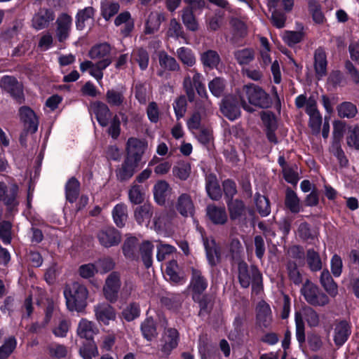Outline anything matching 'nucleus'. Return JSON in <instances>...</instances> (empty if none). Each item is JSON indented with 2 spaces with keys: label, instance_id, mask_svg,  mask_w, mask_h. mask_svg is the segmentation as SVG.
Here are the masks:
<instances>
[{
  "label": "nucleus",
  "instance_id": "f257e3e1",
  "mask_svg": "<svg viewBox=\"0 0 359 359\" xmlns=\"http://www.w3.org/2000/svg\"><path fill=\"white\" fill-rule=\"evenodd\" d=\"M111 50V48L107 43L93 46L88 51V55L92 60L97 62L85 60L80 63V70L82 72L88 70L90 75L100 82L104 76L103 71L112 62L110 57Z\"/></svg>",
  "mask_w": 359,
  "mask_h": 359
},
{
  "label": "nucleus",
  "instance_id": "f03ea898",
  "mask_svg": "<svg viewBox=\"0 0 359 359\" xmlns=\"http://www.w3.org/2000/svg\"><path fill=\"white\" fill-rule=\"evenodd\" d=\"M245 98L250 104L262 109L269 108L272 104L269 95L262 88L253 83L245 85L240 95V101L243 109L252 111V109Z\"/></svg>",
  "mask_w": 359,
  "mask_h": 359
},
{
  "label": "nucleus",
  "instance_id": "7ed1b4c3",
  "mask_svg": "<svg viewBox=\"0 0 359 359\" xmlns=\"http://www.w3.org/2000/svg\"><path fill=\"white\" fill-rule=\"evenodd\" d=\"M238 279L243 288H248L251 285L252 292L255 294L262 290V275L260 271L254 265L248 266L244 261L238 263Z\"/></svg>",
  "mask_w": 359,
  "mask_h": 359
},
{
  "label": "nucleus",
  "instance_id": "20e7f679",
  "mask_svg": "<svg viewBox=\"0 0 359 359\" xmlns=\"http://www.w3.org/2000/svg\"><path fill=\"white\" fill-rule=\"evenodd\" d=\"M63 293L69 311L80 312L86 308L88 291L84 285L77 282L67 285Z\"/></svg>",
  "mask_w": 359,
  "mask_h": 359
},
{
  "label": "nucleus",
  "instance_id": "39448f33",
  "mask_svg": "<svg viewBox=\"0 0 359 359\" xmlns=\"http://www.w3.org/2000/svg\"><path fill=\"white\" fill-rule=\"evenodd\" d=\"M160 321L164 331L159 340L158 349L161 357L168 358L178 346L180 334L175 328L166 327L168 323L163 316L160 318Z\"/></svg>",
  "mask_w": 359,
  "mask_h": 359
},
{
  "label": "nucleus",
  "instance_id": "423d86ee",
  "mask_svg": "<svg viewBox=\"0 0 359 359\" xmlns=\"http://www.w3.org/2000/svg\"><path fill=\"white\" fill-rule=\"evenodd\" d=\"M303 317L309 327H317L320 324L318 313L311 307L304 308L303 314L298 312L295 313L296 337L300 344L305 341V328Z\"/></svg>",
  "mask_w": 359,
  "mask_h": 359
},
{
  "label": "nucleus",
  "instance_id": "0eeeda50",
  "mask_svg": "<svg viewBox=\"0 0 359 359\" xmlns=\"http://www.w3.org/2000/svg\"><path fill=\"white\" fill-rule=\"evenodd\" d=\"M189 74L184 76L183 80V88L187 94L188 100L191 102L195 99L196 90L201 97H207L208 94L205 86L203 84V76L195 69L190 70Z\"/></svg>",
  "mask_w": 359,
  "mask_h": 359
},
{
  "label": "nucleus",
  "instance_id": "6e6552de",
  "mask_svg": "<svg viewBox=\"0 0 359 359\" xmlns=\"http://www.w3.org/2000/svg\"><path fill=\"white\" fill-rule=\"evenodd\" d=\"M301 293L305 300L312 306H324L330 303L328 296L309 280L304 283Z\"/></svg>",
  "mask_w": 359,
  "mask_h": 359
},
{
  "label": "nucleus",
  "instance_id": "1a4fd4ad",
  "mask_svg": "<svg viewBox=\"0 0 359 359\" xmlns=\"http://www.w3.org/2000/svg\"><path fill=\"white\" fill-rule=\"evenodd\" d=\"M18 186L12 182H0V201L12 211L19 205Z\"/></svg>",
  "mask_w": 359,
  "mask_h": 359
},
{
  "label": "nucleus",
  "instance_id": "9d476101",
  "mask_svg": "<svg viewBox=\"0 0 359 359\" xmlns=\"http://www.w3.org/2000/svg\"><path fill=\"white\" fill-rule=\"evenodd\" d=\"M121 287V278L117 272L111 273L105 280L103 293L105 299L110 303H114L118 299Z\"/></svg>",
  "mask_w": 359,
  "mask_h": 359
},
{
  "label": "nucleus",
  "instance_id": "9b49d317",
  "mask_svg": "<svg viewBox=\"0 0 359 359\" xmlns=\"http://www.w3.org/2000/svg\"><path fill=\"white\" fill-rule=\"evenodd\" d=\"M55 36L60 43L67 40L72 27V18L66 13H60L55 21Z\"/></svg>",
  "mask_w": 359,
  "mask_h": 359
},
{
  "label": "nucleus",
  "instance_id": "f8f14e48",
  "mask_svg": "<svg viewBox=\"0 0 359 359\" xmlns=\"http://www.w3.org/2000/svg\"><path fill=\"white\" fill-rule=\"evenodd\" d=\"M147 148V142L145 140L130 137L126 143V158L139 163Z\"/></svg>",
  "mask_w": 359,
  "mask_h": 359
},
{
  "label": "nucleus",
  "instance_id": "ddd939ff",
  "mask_svg": "<svg viewBox=\"0 0 359 359\" xmlns=\"http://www.w3.org/2000/svg\"><path fill=\"white\" fill-rule=\"evenodd\" d=\"M97 238L100 244L106 248L118 245L121 241L120 232L112 226L100 229L97 233Z\"/></svg>",
  "mask_w": 359,
  "mask_h": 359
},
{
  "label": "nucleus",
  "instance_id": "4468645a",
  "mask_svg": "<svg viewBox=\"0 0 359 359\" xmlns=\"http://www.w3.org/2000/svg\"><path fill=\"white\" fill-rule=\"evenodd\" d=\"M174 207L183 217H191L194 215V202L191 196L188 193L180 194L176 199Z\"/></svg>",
  "mask_w": 359,
  "mask_h": 359
},
{
  "label": "nucleus",
  "instance_id": "2eb2a0df",
  "mask_svg": "<svg viewBox=\"0 0 359 359\" xmlns=\"http://www.w3.org/2000/svg\"><path fill=\"white\" fill-rule=\"evenodd\" d=\"M95 317L99 323L108 325L110 321L116 318L115 309L108 303H99L94 306Z\"/></svg>",
  "mask_w": 359,
  "mask_h": 359
},
{
  "label": "nucleus",
  "instance_id": "dca6fc26",
  "mask_svg": "<svg viewBox=\"0 0 359 359\" xmlns=\"http://www.w3.org/2000/svg\"><path fill=\"white\" fill-rule=\"evenodd\" d=\"M0 86L15 99H20L22 96V86L13 76H3L0 81Z\"/></svg>",
  "mask_w": 359,
  "mask_h": 359
},
{
  "label": "nucleus",
  "instance_id": "f3484780",
  "mask_svg": "<svg viewBox=\"0 0 359 359\" xmlns=\"http://www.w3.org/2000/svg\"><path fill=\"white\" fill-rule=\"evenodd\" d=\"M19 113L26 132L34 133L38 129L39 124L34 111L28 107H22L20 108Z\"/></svg>",
  "mask_w": 359,
  "mask_h": 359
},
{
  "label": "nucleus",
  "instance_id": "a211bd4d",
  "mask_svg": "<svg viewBox=\"0 0 359 359\" xmlns=\"http://www.w3.org/2000/svg\"><path fill=\"white\" fill-rule=\"evenodd\" d=\"M220 110L224 116L231 121L236 119L241 114L238 102L231 96H228L222 100Z\"/></svg>",
  "mask_w": 359,
  "mask_h": 359
},
{
  "label": "nucleus",
  "instance_id": "6ab92c4d",
  "mask_svg": "<svg viewBox=\"0 0 359 359\" xmlns=\"http://www.w3.org/2000/svg\"><path fill=\"white\" fill-rule=\"evenodd\" d=\"M55 18L54 12L48 8H41L32 18V27L36 30L46 28Z\"/></svg>",
  "mask_w": 359,
  "mask_h": 359
},
{
  "label": "nucleus",
  "instance_id": "aec40b11",
  "mask_svg": "<svg viewBox=\"0 0 359 359\" xmlns=\"http://www.w3.org/2000/svg\"><path fill=\"white\" fill-rule=\"evenodd\" d=\"M91 109L99 124L102 127L107 126L113 118L109 107L102 102H95L91 105Z\"/></svg>",
  "mask_w": 359,
  "mask_h": 359
},
{
  "label": "nucleus",
  "instance_id": "412c9836",
  "mask_svg": "<svg viewBox=\"0 0 359 359\" xmlns=\"http://www.w3.org/2000/svg\"><path fill=\"white\" fill-rule=\"evenodd\" d=\"M154 215V208L150 203H145L135 208L134 218L139 225L148 226Z\"/></svg>",
  "mask_w": 359,
  "mask_h": 359
},
{
  "label": "nucleus",
  "instance_id": "4be33fe9",
  "mask_svg": "<svg viewBox=\"0 0 359 359\" xmlns=\"http://www.w3.org/2000/svg\"><path fill=\"white\" fill-rule=\"evenodd\" d=\"M208 218L217 225H224L228 220V216L224 207H218L215 205H208L206 208Z\"/></svg>",
  "mask_w": 359,
  "mask_h": 359
},
{
  "label": "nucleus",
  "instance_id": "5701e85b",
  "mask_svg": "<svg viewBox=\"0 0 359 359\" xmlns=\"http://www.w3.org/2000/svg\"><path fill=\"white\" fill-rule=\"evenodd\" d=\"M76 333L79 337L93 341L94 335L98 333V329L93 322L82 318L78 324Z\"/></svg>",
  "mask_w": 359,
  "mask_h": 359
},
{
  "label": "nucleus",
  "instance_id": "b1692460",
  "mask_svg": "<svg viewBox=\"0 0 359 359\" xmlns=\"http://www.w3.org/2000/svg\"><path fill=\"white\" fill-rule=\"evenodd\" d=\"M314 69L318 80L327 74V56L323 48H318L314 52Z\"/></svg>",
  "mask_w": 359,
  "mask_h": 359
},
{
  "label": "nucleus",
  "instance_id": "393cba45",
  "mask_svg": "<svg viewBox=\"0 0 359 359\" xmlns=\"http://www.w3.org/2000/svg\"><path fill=\"white\" fill-rule=\"evenodd\" d=\"M206 257L211 266H216L221 259V250L213 239L206 238L203 241Z\"/></svg>",
  "mask_w": 359,
  "mask_h": 359
},
{
  "label": "nucleus",
  "instance_id": "a878e982",
  "mask_svg": "<svg viewBox=\"0 0 359 359\" xmlns=\"http://www.w3.org/2000/svg\"><path fill=\"white\" fill-rule=\"evenodd\" d=\"M137 163L126 158L123 163L116 170L117 179L121 182L130 179L138 166Z\"/></svg>",
  "mask_w": 359,
  "mask_h": 359
},
{
  "label": "nucleus",
  "instance_id": "bb28decb",
  "mask_svg": "<svg viewBox=\"0 0 359 359\" xmlns=\"http://www.w3.org/2000/svg\"><path fill=\"white\" fill-rule=\"evenodd\" d=\"M95 10L88 6L78 11L76 15V27L78 30H83L87 25H91L94 22Z\"/></svg>",
  "mask_w": 359,
  "mask_h": 359
},
{
  "label": "nucleus",
  "instance_id": "cd10ccee",
  "mask_svg": "<svg viewBox=\"0 0 359 359\" xmlns=\"http://www.w3.org/2000/svg\"><path fill=\"white\" fill-rule=\"evenodd\" d=\"M351 334V327L349 324L342 320L336 323L334 329V341L337 346L343 345Z\"/></svg>",
  "mask_w": 359,
  "mask_h": 359
},
{
  "label": "nucleus",
  "instance_id": "c85d7f7f",
  "mask_svg": "<svg viewBox=\"0 0 359 359\" xmlns=\"http://www.w3.org/2000/svg\"><path fill=\"white\" fill-rule=\"evenodd\" d=\"M190 287L194 293L198 294L203 293L208 287L206 278L202 275L200 270L195 268L191 269Z\"/></svg>",
  "mask_w": 359,
  "mask_h": 359
},
{
  "label": "nucleus",
  "instance_id": "c756f323",
  "mask_svg": "<svg viewBox=\"0 0 359 359\" xmlns=\"http://www.w3.org/2000/svg\"><path fill=\"white\" fill-rule=\"evenodd\" d=\"M114 24L117 27L122 26L120 32L124 36H127L134 28V21L131 18L130 13L125 11L120 13L115 19Z\"/></svg>",
  "mask_w": 359,
  "mask_h": 359
},
{
  "label": "nucleus",
  "instance_id": "7c9ffc66",
  "mask_svg": "<svg viewBox=\"0 0 359 359\" xmlns=\"http://www.w3.org/2000/svg\"><path fill=\"white\" fill-rule=\"evenodd\" d=\"M257 319L260 325L268 327L271 320V310L269 305L264 301H261L257 306Z\"/></svg>",
  "mask_w": 359,
  "mask_h": 359
},
{
  "label": "nucleus",
  "instance_id": "2f4dec72",
  "mask_svg": "<svg viewBox=\"0 0 359 359\" xmlns=\"http://www.w3.org/2000/svg\"><path fill=\"white\" fill-rule=\"evenodd\" d=\"M226 203L231 219H238L245 215L246 208L242 201L230 199Z\"/></svg>",
  "mask_w": 359,
  "mask_h": 359
},
{
  "label": "nucleus",
  "instance_id": "473e14b6",
  "mask_svg": "<svg viewBox=\"0 0 359 359\" xmlns=\"http://www.w3.org/2000/svg\"><path fill=\"white\" fill-rule=\"evenodd\" d=\"M205 189L209 197L215 201L219 200L222 196V191L216 177L210 174L205 179Z\"/></svg>",
  "mask_w": 359,
  "mask_h": 359
},
{
  "label": "nucleus",
  "instance_id": "72a5a7b5",
  "mask_svg": "<svg viewBox=\"0 0 359 359\" xmlns=\"http://www.w3.org/2000/svg\"><path fill=\"white\" fill-rule=\"evenodd\" d=\"M320 281L325 290L332 297L338 294L337 285L333 280L329 271L324 269L320 274Z\"/></svg>",
  "mask_w": 359,
  "mask_h": 359
},
{
  "label": "nucleus",
  "instance_id": "f704fd0d",
  "mask_svg": "<svg viewBox=\"0 0 359 359\" xmlns=\"http://www.w3.org/2000/svg\"><path fill=\"white\" fill-rule=\"evenodd\" d=\"M170 188L169 184L164 181H158L154 187V197L155 202L159 205H164L166 201L167 192Z\"/></svg>",
  "mask_w": 359,
  "mask_h": 359
},
{
  "label": "nucleus",
  "instance_id": "c9c22d12",
  "mask_svg": "<svg viewBox=\"0 0 359 359\" xmlns=\"http://www.w3.org/2000/svg\"><path fill=\"white\" fill-rule=\"evenodd\" d=\"M285 205L292 213H299L302 210L300 201L297 194L290 188H287L285 192Z\"/></svg>",
  "mask_w": 359,
  "mask_h": 359
},
{
  "label": "nucleus",
  "instance_id": "e433bc0d",
  "mask_svg": "<svg viewBox=\"0 0 359 359\" xmlns=\"http://www.w3.org/2000/svg\"><path fill=\"white\" fill-rule=\"evenodd\" d=\"M112 217L114 223L118 227L125 226L128 219V208L124 203H118L112 210Z\"/></svg>",
  "mask_w": 359,
  "mask_h": 359
},
{
  "label": "nucleus",
  "instance_id": "4c0bfd02",
  "mask_svg": "<svg viewBox=\"0 0 359 359\" xmlns=\"http://www.w3.org/2000/svg\"><path fill=\"white\" fill-rule=\"evenodd\" d=\"M182 20L187 29L196 32L198 29V24L194 14L192 8L187 6L182 11Z\"/></svg>",
  "mask_w": 359,
  "mask_h": 359
},
{
  "label": "nucleus",
  "instance_id": "58836bf2",
  "mask_svg": "<svg viewBox=\"0 0 359 359\" xmlns=\"http://www.w3.org/2000/svg\"><path fill=\"white\" fill-rule=\"evenodd\" d=\"M233 55L240 65H249L255 58V52L250 48L237 50L234 52Z\"/></svg>",
  "mask_w": 359,
  "mask_h": 359
},
{
  "label": "nucleus",
  "instance_id": "ea45409f",
  "mask_svg": "<svg viewBox=\"0 0 359 359\" xmlns=\"http://www.w3.org/2000/svg\"><path fill=\"white\" fill-rule=\"evenodd\" d=\"M141 331L147 341H152L158 334L156 323L151 318H147L142 323Z\"/></svg>",
  "mask_w": 359,
  "mask_h": 359
},
{
  "label": "nucleus",
  "instance_id": "a19ab883",
  "mask_svg": "<svg viewBox=\"0 0 359 359\" xmlns=\"http://www.w3.org/2000/svg\"><path fill=\"white\" fill-rule=\"evenodd\" d=\"M164 19L163 15L157 13H151L145 25V34H150L157 31L161 25V20Z\"/></svg>",
  "mask_w": 359,
  "mask_h": 359
},
{
  "label": "nucleus",
  "instance_id": "79ce46f5",
  "mask_svg": "<svg viewBox=\"0 0 359 359\" xmlns=\"http://www.w3.org/2000/svg\"><path fill=\"white\" fill-rule=\"evenodd\" d=\"M201 60L204 66L214 69L219 65L220 57L215 50H209L201 55Z\"/></svg>",
  "mask_w": 359,
  "mask_h": 359
},
{
  "label": "nucleus",
  "instance_id": "37998d69",
  "mask_svg": "<svg viewBox=\"0 0 359 359\" xmlns=\"http://www.w3.org/2000/svg\"><path fill=\"white\" fill-rule=\"evenodd\" d=\"M79 181L74 177H72L67 182L65 186L66 198L70 203H74L76 200L79 194Z\"/></svg>",
  "mask_w": 359,
  "mask_h": 359
},
{
  "label": "nucleus",
  "instance_id": "c03bdc74",
  "mask_svg": "<svg viewBox=\"0 0 359 359\" xmlns=\"http://www.w3.org/2000/svg\"><path fill=\"white\" fill-rule=\"evenodd\" d=\"M154 245L149 241L143 242L140 246V253L141 259L146 268H149L152 265V252Z\"/></svg>",
  "mask_w": 359,
  "mask_h": 359
},
{
  "label": "nucleus",
  "instance_id": "a18cd8bd",
  "mask_svg": "<svg viewBox=\"0 0 359 359\" xmlns=\"http://www.w3.org/2000/svg\"><path fill=\"white\" fill-rule=\"evenodd\" d=\"M158 60L161 67L169 71H178L180 68L176 60L165 51L159 52Z\"/></svg>",
  "mask_w": 359,
  "mask_h": 359
},
{
  "label": "nucleus",
  "instance_id": "49530a36",
  "mask_svg": "<svg viewBox=\"0 0 359 359\" xmlns=\"http://www.w3.org/2000/svg\"><path fill=\"white\" fill-rule=\"evenodd\" d=\"M132 59L138 63L142 70H145L149 65V56L147 51L142 48H137L132 53Z\"/></svg>",
  "mask_w": 359,
  "mask_h": 359
},
{
  "label": "nucleus",
  "instance_id": "de8ad7c7",
  "mask_svg": "<svg viewBox=\"0 0 359 359\" xmlns=\"http://www.w3.org/2000/svg\"><path fill=\"white\" fill-rule=\"evenodd\" d=\"M191 171V165L186 161L179 162L172 168L173 175L181 180H187L190 175Z\"/></svg>",
  "mask_w": 359,
  "mask_h": 359
},
{
  "label": "nucleus",
  "instance_id": "09e8293b",
  "mask_svg": "<svg viewBox=\"0 0 359 359\" xmlns=\"http://www.w3.org/2000/svg\"><path fill=\"white\" fill-rule=\"evenodd\" d=\"M106 100L111 106H121L125 102L123 91L115 89L108 90L106 93Z\"/></svg>",
  "mask_w": 359,
  "mask_h": 359
},
{
  "label": "nucleus",
  "instance_id": "8fccbe9b",
  "mask_svg": "<svg viewBox=\"0 0 359 359\" xmlns=\"http://www.w3.org/2000/svg\"><path fill=\"white\" fill-rule=\"evenodd\" d=\"M255 203L257 210L262 217H266L271 212L269 201L264 196L256 194L255 196Z\"/></svg>",
  "mask_w": 359,
  "mask_h": 359
},
{
  "label": "nucleus",
  "instance_id": "3c124183",
  "mask_svg": "<svg viewBox=\"0 0 359 359\" xmlns=\"http://www.w3.org/2000/svg\"><path fill=\"white\" fill-rule=\"evenodd\" d=\"M177 58L185 65L192 67L196 63V57L192 50L186 47H181L177 50Z\"/></svg>",
  "mask_w": 359,
  "mask_h": 359
},
{
  "label": "nucleus",
  "instance_id": "603ef678",
  "mask_svg": "<svg viewBox=\"0 0 359 359\" xmlns=\"http://www.w3.org/2000/svg\"><path fill=\"white\" fill-rule=\"evenodd\" d=\"M79 355L83 359H93L97 356L99 352L94 341L83 344L79 348Z\"/></svg>",
  "mask_w": 359,
  "mask_h": 359
},
{
  "label": "nucleus",
  "instance_id": "864d4df0",
  "mask_svg": "<svg viewBox=\"0 0 359 359\" xmlns=\"http://www.w3.org/2000/svg\"><path fill=\"white\" fill-rule=\"evenodd\" d=\"M338 115L341 118H351L358 113L356 106L349 102H344L337 107Z\"/></svg>",
  "mask_w": 359,
  "mask_h": 359
},
{
  "label": "nucleus",
  "instance_id": "5fc2aeb1",
  "mask_svg": "<svg viewBox=\"0 0 359 359\" xmlns=\"http://www.w3.org/2000/svg\"><path fill=\"white\" fill-rule=\"evenodd\" d=\"M306 262L312 271H318L322 269V262L319 254L313 249L307 250Z\"/></svg>",
  "mask_w": 359,
  "mask_h": 359
},
{
  "label": "nucleus",
  "instance_id": "6e6d98bb",
  "mask_svg": "<svg viewBox=\"0 0 359 359\" xmlns=\"http://www.w3.org/2000/svg\"><path fill=\"white\" fill-rule=\"evenodd\" d=\"M128 199L133 204H141L144 200V193L142 187L137 184H133L128 190Z\"/></svg>",
  "mask_w": 359,
  "mask_h": 359
},
{
  "label": "nucleus",
  "instance_id": "4d7b16f0",
  "mask_svg": "<svg viewBox=\"0 0 359 359\" xmlns=\"http://www.w3.org/2000/svg\"><path fill=\"white\" fill-rule=\"evenodd\" d=\"M226 86L225 80L221 77H216L208 83V88L211 93L215 97H220L224 93Z\"/></svg>",
  "mask_w": 359,
  "mask_h": 359
},
{
  "label": "nucleus",
  "instance_id": "13d9d810",
  "mask_svg": "<svg viewBox=\"0 0 359 359\" xmlns=\"http://www.w3.org/2000/svg\"><path fill=\"white\" fill-rule=\"evenodd\" d=\"M308 4L309 10L312 15L313 20L318 24L323 23L325 20V17L319 3L316 0H309Z\"/></svg>",
  "mask_w": 359,
  "mask_h": 359
},
{
  "label": "nucleus",
  "instance_id": "bf43d9fd",
  "mask_svg": "<svg viewBox=\"0 0 359 359\" xmlns=\"http://www.w3.org/2000/svg\"><path fill=\"white\" fill-rule=\"evenodd\" d=\"M121 314L126 320L132 321L140 314V305L135 302L130 303L123 310Z\"/></svg>",
  "mask_w": 359,
  "mask_h": 359
},
{
  "label": "nucleus",
  "instance_id": "052dcab7",
  "mask_svg": "<svg viewBox=\"0 0 359 359\" xmlns=\"http://www.w3.org/2000/svg\"><path fill=\"white\" fill-rule=\"evenodd\" d=\"M287 276L290 280L295 285H299L302 282V275L294 262L289 261L286 265Z\"/></svg>",
  "mask_w": 359,
  "mask_h": 359
},
{
  "label": "nucleus",
  "instance_id": "680f3d73",
  "mask_svg": "<svg viewBox=\"0 0 359 359\" xmlns=\"http://www.w3.org/2000/svg\"><path fill=\"white\" fill-rule=\"evenodd\" d=\"M137 245V241L135 238L131 237L127 238L123 245L122 249L125 257L128 259H135V250Z\"/></svg>",
  "mask_w": 359,
  "mask_h": 359
},
{
  "label": "nucleus",
  "instance_id": "e2e57ef3",
  "mask_svg": "<svg viewBox=\"0 0 359 359\" xmlns=\"http://www.w3.org/2000/svg\"><path fill=\"white\" fill-rule=\"evenodd\" d=\"M330 149L332 154L337 157L341 166L347 165L348 160L341 147L340 142H339V140H333Z\"/></svg>",
  "mask_w": 359,
  "mask_h": 359
},
{
  "label": "nucleus",
  "instance_id": "0e129e2a",
  "mask_svg": "<svg viewBox=\"0 0 359 359\" xmlns=\"http://www.w3.org/2000/svg\"><path fill=\"white\" fill-rule=\"evenodd\" d=\"M17 345L14 337H9L0 346V359H6L13 352Z\"/></svg>",
  "mask_w": 359,
  "mask_h": 359
},
{
  "label": "nucleus",
  "instance_id": "69168bd1",
  "mask_svg": "<svg viewBox=\"0 0 359 359\" xmlns=\"http://www.w3.org/2000/svg\"><path fill=\"white\" fill-rule=\"evenodd\" d=\"M229 252L233 260L240 262L243 253V247L238 238L231 239L229 244Z\"/></svg>",
  "mask_w": 359,
  "mask_h": 359
},
{
  "label": "nucleus",
  "instance_id": "338daca9",
  "mask_svg": "<svg viewBox=\"0 0 359 359\" xmlns=\"http://www.w3.org/2000/svg\"><path fill=\"white\" fill-rule=\"evenodd\" d=\"M303 39L302 32L285 31L283 35V39L288 46H292L299 43Z\"/></svg>",
  "mask_w": 359,
  "mask_h": 359
},
{
  "label": "nucleus",
  "instance_id": "774afa93",
  "mask_svg": "<svg viewBox=\"0 0 359 359\" xmlns=\"http://www.w3.org/2000/svg\"><path fill=\"white\" fill-rule=\"evenodd\" d=\"M346 142L348 147L359 150V127L354 126L348 130Z\"/></svg>",
  "mask_w": 359,
  "mask_h": 359
}]
</instances>
